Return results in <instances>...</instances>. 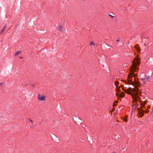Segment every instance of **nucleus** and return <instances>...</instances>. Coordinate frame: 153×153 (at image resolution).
Listing matches in <instances>:
<instances>
[{
	"label": "nucleus",
	"instance_id": "21",
	"mask_svg": "<svg viewBox=\"0 0 153 153\" xmlns=\"http://www.w3.org/2000/svg\"><path fill=\"white\" fill-rule=\"evenodd\" d=\"M117 101H116V102H115V103H117Z\"/></svg>",
	"mask_w": 153,
	"mask_h": 153
},
{
	"label": "nucleus",
	"instance_id": "10",
	"mask_svg": "<svg viewBox=\"0 0 153 153\" xmlns=\"http://www.w3.org/2000/svg\"><path fill=\"white\" fill-rule=\"evenodd\" d=\"M90 44H91V46H92V45L94 46L95 45V44L92 41H91V42Z\"/></svg>",
	"mask_w": 153,
	"mask_h": 153
},
{
	"label": "nucleus",
	"instance_id": "14",
	"mask_svg": "<svg viewBox=\"0 0 153 153\" xmlns=\"http://www.w3.org/2000/svg\"><path fill=\"white\" fill-rule=\"evenodd\" d=\"M135 48L137 50V51L138 52L140 50L138 48L137 46H135Z\"/></svg>",
	"mask_w": 153,
	"mask_h": 153
},
{
	"label": "nucleus",
	"instance_id": "16",
	"mask_svg": "<svg viewBox=\"0 0 153 153\" xmlns=\"http://www.w3.org/2000/svg\"><path fill=\"white\" fill-rule=\"evenodd\" d=\"M29 121H30V122H31L32 123V124H33V121H32L31 119H29Z\"/></svg>",
	"mask_w": 153,
	"mask_h": 153
},
{
	"label": "nucleus",
	"instance_id": "20",
	"mask_svg": "<svg viewBox=\"0 0 153 153\" xmlns=\"http://www.w3.org/2000/svg\"><path fill=\"white\" fill-rule=\"evenodd\" d=\"M20 58H22V57H20Z\"/></svg>",
	"mask_w": 153,
	"mask_h": 153
},
{
	"label": "nucleus",
	"instance_id": "4",
	"mask_svg": "<svg viewBox=\"0 0 153 153\" xmlns=\"http://www.w3.org/2000/svg\"><path fill=\"white\" fill-rule=\"evenodd\" d=\"M46 97L44 95H41L39 94L38 95L37 97L39 100L44 101L45 100Z\"/></svg>",
	"mask_w": 153,
	"mask_h": 153
},
{
	"label": "nucleus",
	"instance_id": "17",
	"mask_svg": "<svg viewBox=\"0 0 153 153\" xmlns=\"http://www.w3.org/2000/svg\"><path fill=\"white\" fill-rule=\"evenodd\" d=\"M116 95L117 96V97H118L119 95V94L117 93H116Z\"/></svg>",
	"mask_w": 153,
	"mask_h": 153
},
{
	"label": "nucleus",
	"instance_id": "22",
	"mask_svg": "<svg viewBox=\"0 0 153 153\" xmlns=\"http://www.w3.org/2000/svg\"><path fill=\"white\" fill-rule=\"evenodd\" d=\"M113 153H115V152H113Z\"/></svg>",
	"mask_w": 153,
	"mask_h": 153
},
{
	"label": "nucleus",
	"instance_id": "1",
	"mask_svg": "<svg viewBox=\"0 0 153 153\" xmlns=\"http://www.w3.org/2000/svg\"><path fill=\"white\" fill-rule=\"evenodd\" d=\"M140 57L138 56L135 57L132 62L133 64L131 67L130 74L128 75L127 83L128 84H131L132 85L138 86L139 82L136 80L135 77L137 75L134 74V72L138 69L137 67L140 65Z\"/></svg>",
	"mask_w": 153,
	"mask_h": 153
},
{
	"label": "nucleus",
	"instance_id": "3",
	"mask_svg": "<svg viewBox=\"0 0 153 153\" xmlns=\"http://www.w3.org/2000/svg\"><path fill=\"white\" fill-rule=\"evenodd\" d=\"M150 77L149 76H147V75H145L144 76V78H141V84L142 85H144L146 83V82H145V80H146L148 82H150L149 79Z\"/></svg>",
	"mask_w": 153,
	"mask_h": 153
},
{
	"label": "nucleus",
	"instance_id": "5",
	"mask_svg": "<svg viewBox=\"0 0 153 153\" xmlns=\"http://www.w3.org/2000/svg\"><path fill=\"white\" fill-rule=\"evenodd\" d=\"M138 111L139 114L140 115L139 117H141L143 115V112H144V111L143 109L140 108H138Z\"/></svg>",
	"mask_w": 153,
	"mask_h": 153
},
{
	"label": "nucleus",
	"instance_id": "12",
	"mask_svg": "<svg viewBox=\"0 0 153 153\" xmlns=\"http://www.w3.org/2000/svg\"><path fill=\"white\" fill-rule=\"evenodd\" d=\"M21 53L20 52H16V53H15V56H16L19 53Z\"/></svg>",
	"mask_w": 153,
	"mask_h": 153
},
{
	"label": "nucleus",
	"instance_id": "15",
	"mask_svg": "<svg viewBox=\"0 0 153 153\" xmlns=\"http://www.w3.org/2000/svg\"><path fill=\"white\" fill-rule=\"evenodd\" d=\"M109 16H111V18H112V19H113V18L115 17V16H112L111 15V14H109Z\"/></svg>",
	"mask_w": 153,
	"mask_h": 153
},
{
	"label": "nucleus",
	"instance_id": "2",
	"mask_svg": "<svg viewBox=\"0 0 153 153\" xmlns=\"http://www.w3.org/2000/svg\"><path fill=\"white\" fill-rule=\"evenodd\" d=\"M122 88L123 90L126 93L131 95L133 98V100L134 101H137L138 100H139V95L140 93V92L138 90L137 88H129L127 90L124 89L123 87Z\"/></svg>",
	"mask_w": 153,
	"mask_h": 153
},
{
	"label": "nucleus",
	"instance_id": "9",
	"mask_svg": "<svg viewBox=\"0 0 153 153\" xmlns=\"http://www.w3.org/2000/svg\"><path fill=\"white\" fill-rule=\"evenodd\" d=\"M59 30L61 32H62V27L61 25H59Z\"/></svg>",
	"mask_w": 153,
	"mask_h": 153
},
{
	"label": "nucleus",
	"instance_id": "19",
	"mask_svg": "<svg viewBox=\"0 0 153 153\" xmlns=\"http://www.w3.org/2000/svg\"><path fill=\"white\" fill-rule=\"evenodd\" d=\"M2 83H0V85H1V84H2Z\"/></svg>",
	"mask_w": 153,
	"mask_h": 153
},
{
	"label": "nucleus",
	"instance_id": "11",
	"mask_svg": "<svg viewBox=\"0 0 153 153\" xmlns=\"http://www.w3.org/2000/svg\"><path fill=\"white\" fill-rule=\"evenodd\" d=\"M122 119H123V121H125V122H127V119L126 118H123V119L122 118Z\"/></svg>",
	"mask_w": 153,
	"mask_h": 153
},
{
	"label": "nucleus",
	"instance_id": "13",
	"mask_svg": "<svg viewBox=\"0 0 153 153\" xmlns=\"http://www.w3.org/2000/svg\"><path fill=\"white\" fill-rule=\"evenodd\" d=\"M146 102L145 101H144V103H142V106L143 107V106L145 104H146Z\"/></svg>",
	"mask_w": 153,
	"mask_h": 153
},
{
	"label": "nucleus",
	"instance_id": "7",
	"mask_svg": "<svg viewBox=\"0 0 153 153\" xmlns=\"http://www.w3.org/2000/svg\"><path fill=\"white\" fill-rule=\"evenodd\" d=\"M6 25L4 26L3 28L1 29V32H0V34H1L5 31V28H6Z\"/></svg>",
	"mask_w": 153,
	"mask_h": 153
},
{
	"label": "nucleus",
	"instance_id": "8",
	"mask_svg": "<svg viewBox=\"0 0 153 153\" xmlns=\"http://www.w3.org/2000/svg\"><path fill=\"white\" fill-rule=\"evenodd\" d=\"M120 96L121 97H124L125 94L124 93H123V92H121L120 93Z\"/></svg>",
	"mask_w": 153,
	"mask_h": 153
},
{
	"label": "nucleus",
	"instance_id": "6",
	"mask_svg": "<svg viewBox=\"0 0 153 153\" xmlns=\"http://www.w3.org/2000/svg\"><path fill=\"white\" fill-rule=\"evenodd\" d=\"M114 84L116 87L117 92L119 93L120 90V87L119 86H118V85H119V82L117 81H116L115 82Z\"/></svg>",
	"mask_w": 153,
	"mask_h": 153
},
{
	"label": "nucleus",
	"instance_id": "18",
	"mask_svg": "<svg viewBox=\"0 0 153 153\" xmlns=\"http://www.w3.org/2000/svg\"><path fill=\"white\" fill-rule=\"evenodd\" d=\"M117 42H118V41H119V39H117Z\"/></svg>",
	"mask_w": 153,
	"mask_h": 153
}]
</instances>
